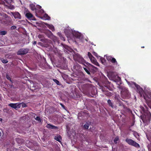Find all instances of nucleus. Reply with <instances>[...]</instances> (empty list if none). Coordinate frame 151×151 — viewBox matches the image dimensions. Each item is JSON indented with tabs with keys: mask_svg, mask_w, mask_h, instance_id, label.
Instances as JSON below:
<instances>
[{
	"mask_svg": "<svg viewBox=\"0 0 151 151\" xmlns=\"http://www.w3.org/2000/svg\"><path fill=\"white\" fill-rule=\"evenodd\" d=\"M5 1L6 3L8 5H10L12 2L13 0H4Z\"/></svg>",
	"mask_w": 151,
	"mask_h": 151,
	"instance_id": "5701e85b",
	"label": "nucleus"
},
{
	"mask_svg": "<svg viewBox=\"0 0 151 151\" xmlns=\"http://www.w3.org/2000/svg\"><path fill=\"white\" fill-rule=\"evenodd\" d=\"M53 81L57 84V85L60 86V82L56 79H53Z\"/></svg>",
	"mask_w": 151,
	"mask_h": 151,
	"instance_id": "bb28decb",
	"label": "nucleus"
},
{
	"mask_svg": "<svg viewBox=\"0 0 151 151\" xmlns=\"http://www.w3.org/2000/svg\"><path fill=\"white\" fill-rule=\"evenodd\" d=\"M118 140H119L118 137H116L114 139V142L115 143H117V141H118Z\"/></svg>",
	"mask_w": 151,
	"mask_h": 151,
	"instance_id": "c9c22d12",
	"label": "nucleus"
},
{
	"mask_svg": "<svg viewBox=\"0 0 151 151\" xmlns=\"http://www.w3.org/2000/svg\"><path fill=\"white\" fill-rule=\"evenodd\" d=\"M13 6L10 5L9 6V7H10L9 8L10 9H12L13 8Z\"/></svg>",
	"mask_w": 151,
	"mask_h": 151,
	"instance_id": "37998d69",
	"label": "nucleus"
},
{
	"mask_svg": "<svg viewBox=\"0 0 151 151\" xmlns=\"http://www.w3.org/2000/svg\"><path fill=\"white\" fill-rule=\"evenodd\" d=\"M2 120V119L1 118H0V121H1Z\"/></svg>",
	"mask_w": 151,
	"mask_h": 151,
	"instance_id": "a18cd8bd",
	"label": "nucleus"
},
{
	"mask_svg": "<svg viewBox=\"0 0 151 151\" xmlns=\"http://www.w3.org/2000/svg\"><path fill=\"white\" fill-rule=\"evenodd\" d=\"M44 17L45 18V19L49 20L50 19V17L47 14H45L44 15Z\"/></svg>",
	"mask_w": 151,
	"mask_h": 151,
	"instance_id": "4be33fe9",
	"label": "nucleus"
},
{
	"mask_svg": "<svg viewBox=\"0 0 151 151\" xmlns=\"http://www.w3.org/2000/svg\"><path fill=\"white\" fill-rule=\"evenodd\" d=\"M55 139L58 141V142H60V140H61V137L60 136H58V137H55Z\"/></svg>",
	"mask_w": 151,
	"mask_h": 151,
	"instance_id": "b1692460",
	"label": "nucleus"
},
{
	"mask_svg": "<svg viewBox=\"0 0 151 151\" xmlns=\"http://www.w3.org/2000/svg\"><path fill=\"white\" fill-rule=\"evenodd\" d=\"M76 60L79 63L83 64H84V63L86 64V63H87V62L85 61L84 60L83 58L80 57H78L76 59Z\"/></svg>",
	"mask_w": 151,
	"mask_h": 151,
	"instance_id": "39448f33",
	"label": "nucleus"
},
{
	"mask_svg": "<svg viewBox=\"0 0 151 151\" xmlns=\"http://www.w3.org/2000/svg\"><path fill=\"white\" fill-rule=\"evenodd\" d=\"M25 16L29 20H36V19L33 14L29 12L26 14Z\"/></svg>",
	"mask_w": 151,
	"mask_h": 151,
	"instance_id": "20e7f679",
	"label": "nucleus"
},
{
	"mask_svg": "<svg viewBox=\"0 0 151 151\" xmlns=\"http://www.w3.org/2000/svg\"><path fill=\"white\" fill-rule=\"evenodd\" d=\"M88 56L90 59L93 57L91 54L89 52H88Z\"/></svg>",
	"mask_w": 151,
	"mask_h": 151,
	"instance_id": "2f4dec72",
	"label": "nucleus"
},
{
	"mask_svg": "<svg viewBox=\"0 0 151 151\" xmlns=\"http://www.w3.org/2000/svg\"><path fill=\"white\" fill-rule=\"evenodd\" d=\"M89 126V124L88 123L86 122L85 124L83 127V128L84 129H88Z\"/></svg>",
	"mask_w": 151,
	"mask_h": 151,
	"instance_id": "f3484780",
	"label": "nucleus"
},
{
	"mask_svg": "<svg viewBox=\"0 0 151 151\" xmlns=\"http://www.w3.org/2000/svg\"><path fill=\"white\" fill-rule=\"evenodd\" d=\"M100 60L101 61V63L103 64H104L106 62V60L104 58L102 57H100Z\"/></svg>",
	"mask_w": 151,
	"mask_h": 151,
	"instance_id": "393cba45",
	"label": "nucleus"
},
{
	"mask_svg": "<svg viewBox=\"0 0 151 151\" xmlns=\"http://www.w3.org/2000/svg\"><path fill=\"white\" fill-rule=\"evenodd\" d=\"M29 50L27 48H22L20 49L17 52L18 55H24L28 53Z\"/></svg>",
	"mask_w": 151,
	"mask_h": 151,
	"instance_id": "f03ea898",
	"label": "nucleus"
},
{
	"mask_svg": "<svg viewBox=\"0 0 151 151\" xmlns=\"http://www.w3.org/2000/svg\"><path fill=\"white\" fill-rule=\"evenodd\" d=\"M92 54L93 55H94L96 57H97V58H99L100 57V56H99L95 52H92Z\"/></svg>",
	"mask_w": 151,
	"mask_h": 151,
	"instance_id": "c756f323",
	"label": "nucleus"
},
{
	"mask_svg": "<svg viewBox=\"0 0 151 151\" xmlns=\"http://www.w3.org/2000/svg\"><path fill=\"white\" fill-rule=\"evenodd\" d=\"M40 36H41V35H38V37H39V38H40Z\"/></svg>",
	"mask_w": 151,
	"mask_h": 151,
	"instance_id": "49530a36",
	"label": "nucleus"
},
{
	"mask_svg": "<svg viewBox=\"0 0 151 151\" xmlns=\"http://www.w3.org/2000/svg\"><path fill=\"white\" fill-rule=\"evenodd\" d=\"M45 33L48 36H49L52 34V33L51 31L48 30L45 32Z\"/></svg>",
	"mask_w": 151,
	"mask_h": 151,
	"instance_id": "6ab92c4d",
	"label": "nucleus"
},
{
	"mask_svg": "<svg viewBox=\"0 0 151 151\" xmlns=\"http://www.w3.org/2000/svg\"><path fill=\"white\" fill-rule=\"evenodd\" d=\"M46 127L48 129H58V127L49 124H47L46 125Z\"/></svg>",
	"mask_w": 151,
	"mask_h": 151,
	"instance_id": "0eeeda50",
	"label": "nucleus"
},
{
	"mask_svg": "<svg viewBox=\"0 0 151 151\" xmlns=\"http://www.w3.org/2000/svg\"><path fill=\"white\" fill-rule=\"evenodd\" d=\"M35 119L36 120L38 121L39 122H41V119L39 117L37 116L36 118H35Z\"/></svg>",
	"mask_w": 151,
	"mask_h": 151,
	"instance_id": "f704fd0d",
	"label": "nucleus"
},
{
	"mask_svg": "<svg viewBox=\"0 0 151 151\" xmlns=\"http://www.w3.org/2000/svg\"><path fill=\"white\" fill-rule=\"evenodd\" d=\"M91 44L92 45H94V44H93V42H92V43H91Z\"/></svg>",
	"mask_w": 151,
	"mask_h": 151,
	"instance_id": "de8ad7c7",
	"label": "nucleus"
},
{
	"mask_svg": "<svg viewBox=\"0 0 151 151\" xmlns=\"http://www.w3.org/2000/svg\"><path fill=\"white\" fill-rule=\"evenodd\" d=\"M1 23L4 24H8V21L6 19H4L1 20Z\"/></svg>",
	"mask_w": 151,
	"mask_h": 151,
	"instance_id": "a211bd4d",
	"label": "nucleus"
},
{
	"mask_svg": "<svg viewBox=\"0 0 151 151\" xmlns=\"http://www.w3.org/2000/svg\"><path fill=\"white\" fill-rule=\"evenodd\" d=\"M58 50L56 48H55V50H53V51L55 53L58 52Z\"/></svg>",
	"mask_w": 151,
	"mask_h": 151,
	"instance_id": "ea45409f",
	"label": "nucleus"
},
{
	"mask_svg": "<svg viewBox=\"0 0 151 151\" xmlns=\"http://www.w3.org/2000/svg\"><path fill=\"white\" fill-rule=\"evenodd\" d=\"M86 64L88 65L89 67L91 68L92 69H93L95 72L97 71L98 70V68L94 66L93 65H91L90 63H87Z\"/></svg>",
	"mask_w": 151,
	"mask_h": 151,
	"instance_id": "9d476101",
	"label": "nucleus"
},
{
	"mask_svg": "<svg viewBox=\"0 0 151 151\" xmlns=\"http://www.w3.org/2000/svg\"><path fill=\"white\" fill-rule=\"evenodd\" d=\"M6 78L7 79L12 81L11 78L8 75H6Z\"/></svg>",
	"mask_w": 151,
	"mask_h": 151,
	"instance_id": "e433bc0d",
	"label": "nucleus"
},
{
	"mask_svg": "<svg viewBox=\"0 0 151 151\" xmlns=\"http://www.w3.org/2000/svg\"><path fill=\"white\" fill-rule=\"evenodd\" d=\"M131 113L132 114V112L131 111Z\"/></svg>",
	"mask_w": 151,
	"mask_h": 151,
	"instance_id": "09e8293b",
	"label": "nucleus"
},
{
	"mask_svg": "<svg viewBox=\"0 0 151 151\" xmlns=\"http://www.w3.org/2000/svg\"><path fill=\"white\" fill-rule=\"evenodd\" d=\"M74 36L76 38H80L81 36V34L79 32H75L73 34Z\"/></svg>",
	"mask_w": 151,
	"mask_h": 151,
	"instance_id": "4468645a",
	"label": "nucleus"
},
{
	"mask_svg": "<svg viewBox=\"0 0 151 151\" xmlns=\"http://www.w3.org/2000/svg\"><path fill=\"white\" fill-rule=\"evenodd\" d=\"M21 103H10L9 104L8 106L12 108L16 109L17 108H19L21 107Z\"/></svg>",
	"mask_w": 151,
	"mask_h": 151,
	"instance_id": "7ed1b4c3",
	"label": "nucleus"
},
{
	"mask_svg": "<svg viewBox=\"0 0 151 151\" xmlns=\"http://www.w3.org/2000/svg\"><path fill=\"white\" fill-rule=\"evenodd\" d=\"M37 8L39 9H40L41 8V6L39 5H37Z\"/></svg>",
	"mask_w": 151,
	"mask_h": 151,
	"instance_id": "79ce46f5",
	"label": "nucleus"
},
{
	"mask_svg": "<svg viewBox=\"0 0 151 151\" xmlns=\"http://www.w3.org/2000/svg\"><path fill=\"white\" fill-rule=\"evenodd\" d=\"M122 97L124 99H128L130 96V93L127 88H123L121 92Z\"/></svg>",
	"mask_w": 151,
	"mask_h": 151,
	"instance_id": "f257e3e1",
	"label": "nucleus"
},
{
	"mask_svg": "<svg viewBox=\"0 0 151 151\" xmlns=\"http://www.w3.org/2000/svg\"><path fill=\"white\" fill-rule=\"evenodd\" d=\"M45 24L52 31H53L55 30L54 27L52 25H50L47 23H45Z\"/></svg>",
	"mask_w": 151,
	"mask_h": 151,
	"instance_id": "9b49d317",
	"label": "nucleus"
},
{
	"mask_svg": "<svg viewBox=\"0 0 151 151\" xmlns=\"http://www.w3.org/2000/svg\"><path fill=\"white\" fill-rule=\"evenodd\" d=\"M1 60L2 62L4 64H6L8 62V61L6 59H2Z\"/></svg>",
	"mask_w": 151,
	"mask_h": 151,
	"instance_id": "c85d7f7f",
	"label": "nucleus"
},
{
	"mask_svg": "<svg viewBox=\"0 0 151 151\" xmlns=\"http://www.w3.org/2000/svg\"><path fill=\"white\" fill-rule=\"evenodd\" d=\"M110 62L114 64V65H117L118 64L117 62V61H116V59L114 58H111V60L110 61Z\"/></svg>",
	"mask_w": 151,
	"mask_h": 151,
	"instance_id": "2eb2a0df",
	"label": "nucleus"
},
{
	"mask_svg": "<svg viewBox=\"0 0 151 151\" xmlns=\"http://www.w3.org/2000/svg\"><path fill=\"white\" fill-rule=\"evenodd\" d=\"M37 44V42L36 41H34L33 42V44L34 45H36Z\"/></svg>",
	"mask_w": 151,
	"mask_h": 151,
	"instance_id": "a19ab883",
	"label": "nucleus"
},
{
	"mask_svg": "<svg viewBox=\"0 0 151 151\" xmlns=\"http://www.w3.org/2000/svg\"><path fill=\"white\" fill-rule=\"evenodd\" d=\"M83 69L86 72L88 75H90L91 73H90V71L88 70V69L86 68H84Z\"/></svg>",
	"mask_w": 151,
	"mask_h": 151,
	"instance_id": "a878e982",
	"label": "nucleus"
},
{
	"mask_svg": "<svg viewBox=\"0 0 151 151\" xmlns=\"http://www.w3.org/2000/svg\"><path fill=\"white\" fill-rule=\"evenodd\" d=\"M112 58L113 57L111 56H106V58L108 61H110L111 60V58Z\"/></svg>",
	"mask_w": 151,
	"mask_h": 151,
	"instance_id": "7c9ffc66",
	"label": "nucleus"
},
{
	"mask_svg": "<svg viewBox=\"0 0 151 151\" xmlns=\"http://www.w3.org/2000/svg\"><path fill=\"white\" fill-rule=\"evenodd\" d=\"M29 7L32 11H35L36 13H37L38 9L36 8L35 5L33 4H30Z\"/></svg>",
	"mask_w": 151,
	"mask_h": 151,
	"instance_id": "1a4fd4ad",
	"label": "nucleus"
},
{
	"mask_svg": "<svg viewBox=\"0 0 151 151\" xmlns=\"http://www.w3.org/2000/svg\"><path fill=\"white\" fill-rule=\"evenodd\" d=\"M7 33V32L5 31H2L0 32V34L1 35H5Z\"/></svg>",
	"mask_w": 151,
	"mask_h": 151,
	"instance_id": "473e14b6",
	"label": "nucleus"
},
{
	"mask_svg": "<svg viewBox=\"0 0 151 151\" xmlns=\"http://www.w3.org/2000/svg\"><path fill=\"white\" fill-rule=\"evenodd\" d=\"M126 142L129 144L132 145V140L131 139H127L126 140Z\"/></svg>",
	"mask_w": 151,
	"mask_h": 151,
	"instance_id": "412c9836",
	"label": "nucleus"
},
{
	"mask_svg": "<svg viewBox=\"0 0 151 151\" xmlns=\"http://www.w3.org/2000/svg\"><path fill=\"white\" fill-rule=\"evenodd\" d=\"M15 140L17 143L20 144H22L23 142V140L19 138H16Z\"/></svg>",
	"mask_w": 151,
	"mask_h": 151,
	"instance_id": "f8f14e48",
	"label": "nucleus"
},
{
	"mask_svg": "<svg viewBox=\"0 0 151 151\" xmlns=\"http://www.w3.org/2000/svg\"><path fill=\"white\" fill-rule=\"evenodd\" d=\"M59 104L63 109H65V106L62 103H60Z\"/></svg>",
	"mask_w": 151,
	"mask_h": 151,
	"instance_id": "4c0bfd02",
	"label": "nucleus"
},
{
	"mask_svg": "<svg viewBox=\"0 0 151 151\" xmlns=\"http://www.w3.org/2000/svg\"><path fill=\"white\" fill-rule=\"evenodd\" d=\"M57 35L59 36L61 40L65 41V39L63 37L61 33L58 32L57 33Z\"/></svg>",
	"mask_w": 151,
	"mask_h": 151,
	"instance_id": "aec40b11",
	"label": "nucleus"
},
{
	"mask_svg": "<svg viewBox=\"0 0 151 151\" xmlns=\"http://www.w3.org/2000/svg\"><path fill=\"white\" fill-rule=\"evenodd\" d=\"M117 102L119 103V106H123L124 107V105L123 103L120 101L118 100L117 101Z\"/></svg>",
	"mask_w": 151,
	"mask_h": 151,
	"instance_id": "cd10ccee",
	"label": "nucleus"
},
{
	"mask_svg": "<svg viewBox=\"0 0 151 151\" xmlns=\"http://www.w3.org/2000/svg\"><path fill=\"white\" fill-rule=\"evenodd\" d=\"M90 60L96 66H99V63L97 62L96 59L94 57H93Z\"/></svg>",
	"mask_w": 151,
	"mask_h": 151,
	"instance_id": "6e6552de",
	"label": "nucleus"
},
{
	"mask_svg": "<svg viewBox=\"0 0 151 151\" xmlns=\"http://www.w3.org/2000/svg\"><path fill=\"white\" fill-rule=\"evenodd\" d=\"M16 28V27L15 26H12L11 27V29L12 30L14 29H15Z\"/></svg>",
	"mask_w": 151,
	"mask_h": 151,
	"instance_id": "58836bf2",
	"label": "nucleus"
},
{
	"mask_svg": "<svg viewBox=\"0 0 151 151\" xmlns=\"http://www.w3.org/2000/svg\"><path fill=\"white\" fill-rule=\"evenodd\" d=\"M107 103L109 106L111 107L112 108H114V106L113 105V104L111 102V100L110 99H109L108 100Z\"/></svg>",
	"mask_w": 151,
	"mask_h": 151,
	"instance_id": "dca6fc26",
	"label": "nucleus"
},
{
	"mask_svg": "<svg viewBox=\"0 0 151 151\" xmlns=\"http://www.w3.org/2000/svg\"><path fill=\"white\" fill-rule=\"evenodd\" d=\"M22 104V107L23 108L26 107L27 106V104L25 103H21Z\"/></svg>",
	"mask_w": 151,
	"mask_h": 151,
	"instance_id": "72a5a7b5",
	"label": "nucleus"
},
{
	"mask_svg": "<svg viewBox=\"0 0 151 151\" xmlns=\"http://www.w3.org/2000/svg\"><path fill=\"white\" fill-rule=\"evenodd\" d=\"M1 134H2L1 132L0 131V137L1 136Z\"/></svg>",
	"mask_w": 151,
	"mask_h": 151,
	"instance_id": "c03bdc74",
	"label": "nucleus"
},
{
	"mask_svg": "<svg viewBox=\"0 0 151 151\" xmlns=\"http://www.w3.org/2000/svg\"><path fill=\"white\" fill-rule=\"evenodd\" d=\"M12 15L15 19H20L21 18L20 14L18 12H16L13 13H12Z\"/></svg>",
	"mask_w": 151,
	"mask_h": 151,
	"instance_id": "423d86ee",
	"label": "nucleus"
},
{
	"mask_svg": "<svg viewBox=\"0 0 151 151\" xmlns=\"http://www.w3.org/2000/svg\"><path fill=\"white\" fill-rule=\"evenodd\" d=\"M79 76H81V80H84L85 78V75L83 72H80L79 73Z\"/></svg>",
	"mask_w": 151,
	"mask_h": 151,
	"instance_id": "ddd939ff",
	"label": "nucleus"
}]
</instances>
